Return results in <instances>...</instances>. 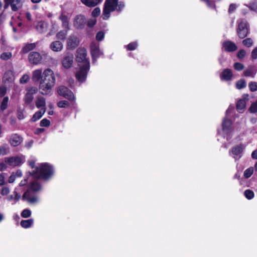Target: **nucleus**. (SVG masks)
<instances>
[{
	"label": "nucleus",
	"instance_id": "nucleus-19",
	"mask_svg": "<svg viewBox=\"0 0 257 257\" xmlns=\"http://www.w3.org/2000/svg\"><path fill=\"white\" fill-rule=\"evenodd\" d=\"M22 138L17 134L12 135L10 138V143L14 147H17L22 142Z\"/></svg>",
	"mask_w": 257,
	"mask_h": 257
},
{
	"label": "nucleus",
	"instance_id": "nucleus-52",
	"mask_svg": "<svg viewBox=\"0 0 257 257\" xmlns=\"http://www.w3.org/2000/svg\"><path fill=\"white\" fill-rule=\"evenodd\" d=\"M10 193V189L9 188L7 187H3L2 190H1V194L3 195V196H5V195H8L9 193Z\"/></svg>",
	"mask_w": 257,
	"mask_h": 257
},
{
	"label": "nucleus",
	"instance_id": "nucleus-11",
	"mask_svg": "<svg viewBox=\"0 0 257 257\" xmlns=\"http://www.w3.org/2000/svg\"><path fill=\"white\" fill-rule=\"evenodd\" d=\"M5 9H7L11 6L12 11L16 12L19 10L22 6L21 0H4Z\"/></svg>",
	"mask_w": 257,
	"mask_h": 257
},
{
	"label": "nucleus",
	"instance_id": "nucleus-29",
	"mask_svg": "<svg viewBox=\"0 0 257 257\" xmlns=\"http://www.w3.org/2000/svg\"><path fill=\"white\" fill-rule=\"evenodd\" d=\"M41 189V186L37 182H34L32 183L28 190H30L33 192H36L40 190Z\"/></svg>",
	"mask_w": 257,
	"mask_h": 257
},
{
	"label": "nucleus",
	"instance_id": "nucleus-37",
	"mask_svg": "<svg viewBox=\"0 0 257 257\" xmlns=\"http://www.w3.org/2000/svg\"><path fill=\"white\" fill-rule=\"evenodd\" d=\"M12 57V54L11 52H3L0 56V58L3 60H8L11 58Z\"/></svg>",
	"mask_w": 257,
	"mask_h": 257
},
{
	"label": "nucleus",
	"instance_id": "nucleus-32",
	"mask_svg": "<svg viewBox=\"0 0 257 257\" xmlns=\"http://www.w3.org/2000/svg\"><path fill=\"white\" fill-rule=\"evenodd\" d=\"M60 18L61 20L62 21L63 27L65 29L68 30L69 29V24H68V18L64 14H62L60 16Z\"/></svg>",
	"mask_w": 257,
	"mask_h": 257
},
{
	"label": "nucleus",
	"instance_id": "nucleus-20",
	"mask_svg": "<svg viewBox=\"0 0 257 257\" xmlns=\"http://www.w3.org/2000/svg\"><path fill=\"white\" fill-rule=\"evenodd\" d=\"M257 72V69L254 66L248 67L244 71V75L246 77H254Z\"/></svg>",
	"mask_w": 257,
	"mask_h": 257
},
{
	"label": "nucleus",
	"instance_id": "nucleus-21",
	"mask_svg": "<svg viewBox=\"0 0 257 257\" xmlns=\"http://www.w3.org/2000/svg\"><path fill=\"white\" fill-rule=\"evenodd\" d=\"M14 78L13 72L11 70H8L4 74L3 80L5 82H11L13 81Z\"/></svg>",
	"mask_w": 257,
	"mask_h": 257
},
{
	"label": "nucleus",
	"instance_id": "nucleus-9",
	"mask_svg": "<svg viewBox=\"0 0 257 257\" xmlns=\"http://www.w3.org/2000/svg\"><path fill=\"white\" fill-rule=\"evenodd\" d=\"M244 148V146L241 144L235 146L229 151V155L235 160H238L241 157Z\"/></svg>",
	"mask_w": 257,
	"mask_h": 257
},
{
	"label": "nucleus",
	"instance_id": "nucleus-2",
	"mask_svg": "<svg viewBox=\"0 0 257 257\" xmlns=\"http://www.w3.org/2000/svg\"><path fill=\"white\" fill-rule=\"evenodd\" d=\"M36 159H31L28 161V165L33 170L30 173L36 178L47 179L48 176V166L47 163H41L35 167Z\"/></svg>",
	"mask_w": 257,
	"mask_h": 257
},
{
	"label": "nucleus",
	"instance_id": "nucleus-1",
	"mask_svg": "<svg viewBox=\"0 0 257 257\" xmlns=\"http://www.w3.org/2000/svg\"><path fill=\"white\" fill-rule=\"evenodd\" d=\"M86 56L87 52L85 49L79 48L77 49L76 61L78 69L76 72L75 77L79 82H83L85 81L90 69L89 61Z\"/></svg>",
	"mask_w": 257,
	"mask_h": 257
},
{
	"label": "nucleus",
	"instance_id": "nucleus-33",
	"mask_svg": "<svg viewBox=\"0 0 257 257\" xmlns=\"http://www.w3.org/2000/svg\"><path fill=\"white\" fill-rule=\"evenodd\" d=\"M45 104V101L43 97L38 98L36 101V106L39 108H41L42 110H45L44 109Z\"/></svg>",
	"mask_w": 257,
	"mask_h": 257
},
{
	"label": "nucleus",
	"instance_id": "nucleus-50",
	"mask_svg": "<svg viewBox=\"0 0 257 257\" xmlns=\"http://www.w3.org/2000/svg\"><path fill=\"white\" fill-rule=\"evenodd\" d=\"M100 14V9L99 8H95L92 12V16L94 17L98 16Z\"/></svg>",
	"mask_w": 257,
	"mask_h": 257
},
{
	"label": "nucleus",
	"instance_id": "nucleus-3",
	"mask_svg": "<svg viewBox=\"0 0 257 257\" xmlns=\"http://www.w3.org/2000/svg\"><path fill=\"white\" fill-rule=\"evenodd\" d=\"M48 76V69L42 72L41 69H37L33 72L32 79L34 81H39V90L41 93L46 95L48 93V81L47 77Z\"/></svg>",
	"mask_w": 257,
	"mask_h": 257
},
{
	"label": "nucleus",
	"instance_id": "nucleus-51",
	"mask_svg": "<svg viewBox=\"0 0 257 257\" xmlns=\"http://www.w3.org/2000/svg\"><path fill=\"white\" fill-rule=\"evenodd\" d=\"M245 54V51L244 50L241 49L238 52L237 56L239 59H241L244 57Z\"/></svg>",
	"mask_w": 257,
	"mask_h": 257
},
{
	"label": "nucleus",
	"instance_id": "nucleus-42",
	"mask_svg": "<svg viewBox=\"0 0 257 257\" xmlns=\"http://www.w3.org/2000/svg\"><path fill=\"white\" fill-rule=\"evenodd\" d=\"M242 44L247 47H250L253 45V41L250 38H246L243 40Z\"/></svg>",
	"mask_w": 257,
	"mask_h": 257
},
{
	"label": "nucleus",
	"instance_id": "nucleus-28",
	"mask_svg": "<svg viewBox=\"0 0 257 257\" xmlns=\"http://www.w3.org/2000/svg\"><path fill=\"white\" fill-rule=\"evenodd\" d=\"M10 152V147L7 144L0 146V157L8 155Z\"/></svg>",
	"mask_w": 257,
	"mask_h": 257
},
{
	"label": "nucleus",
	"instance_id": "nucleus-63",
	"mask_svg": "<svg viewBox=\"0 0 257 257\" xmlns=\"http://www.w3.org/2000/svg\"><path fill=\"white\" fill-rule=\"evenodd\" d=\"M5 183V177L2 174H0V186H3Z\"/></svg>",
	"mask_w": 257,
	"mask_h": 257
},
{
	"label": "nucleus",
	"instance_id": "nucleus-41",
	"mask_svg": "<svg viewBox=\"0 0 257 257\" xmlns=\"http://www.w3.org/2000/svg\"><path fill=\"white\" fill-rule=\"evenodd\" d=\"M32 214L31 211L29 209H25L21 212V216L23 218H28L31 216Z\"/></svg>",
	"mask_w": 257,
	"mask_h": 257
},
{
	"label": "nucleus",
	"instance_id": "nucleus-8",
	"mask_svg": "<svg viewBox=\"0 0 257 257\" xmlns=\"http://www.w3.org/2000/svg\"><path fill=\"white\" fill-rule=\"evenodd\" d=\"M58 94L67 98L70 101H74L75 99V96L73 92L70 90L68 88L65 86H60L59 87L57 90Z\"/></svg>",
	"mask_w": 257,
	"mask_h": 257
},
{
	"label": "nucleus",
	"instance_id": "nucleus-18",
	"mask_svg": "<svg viewBox=\"0 0 257 257\" xmlns=\"http://www.w3.org/2000/svg\"><path fill=\"white\" fill-rule=\"evenodd\" d=\"M232 71L229 69H225L221 72L220 78L222 81H231L232 78Z\"/></svg>",
	"mask_w": 257,
	"mask_h": 257
},
{
	"label": "nucleus",
	"instance_id": "nucleus-25",
	"mask_svg": "<svg viewBox=\"0 0 257 257\" xmlns=\"http://www.w3.org/2000/svg\"><path fill=\"white\" fill-rule=\"evenodd\" d=\"M36 28L40 33H44L47 31V24L42 21L39 22L37 25Z\"/></svg>",
	"mask_w": 257,
	"mask_h": 257
},
{
	"label": "nucleus",
	"instance_id": "nucleus-4",
	"mask_svg": "<svg viewBox=\"0 0 257 257\" xmlns=\"http://www.w3.org/2000/svg\"><path fill=\"white\" fill-rule=\"evenodd\" d=\"M124 8V4L119 0H106L103 10L102 18L103 20L108 19L110 13L113 11L121 12Z\"/></svg>",
	"mask_w": 257,
	"mask_h": 257
},
{
	"label": "nucleus",
	"instance_id": "nucleus-26",
	"mask_svg": "<svg viewBox=\"0 0 257 257\" xmlns=\"http://www.w3.org/2000/svg\"><path fill=\"white\" fill-rule=\"evenodd\" d=\"M34 223V219L33 218L27 220H22L20 224L21 226L24 228H28L31 227Z\"/></svg>",
	"mask_w": 257,
	"mask_h": 257
},
{
	"label": "nucleus",
	"instance_id": "nucleus-61",
	"mask_svg": "<svg viewBox=\"0 0 257 257\" xmlns=\"http://www.w3.org/2000/svg\"><path fill=\"white\" fill-rule=\"evenodd\" d=\"M13 194L14 195V200H15V202L19 200L21 198V195L18 193L16 191H14Z\"/></svg>",
	"mask_w": 257,
	"mask_h": 257
},
{
	"label": "nucleus",
	"instance_id": "nucleus-30",
	"mask_svg": "<svg viewBox=\"0 0 257 257\" xmlns=\"http://www.w3.org/2000/svg\"><path fill=\"white\" fill-rule=\"evenodd\" d=\"M245 101L243 99L239 100L236 103V108L239 112H242L245 107Z\"/></svg>",
	"mask_w": 257,
	"mask_h": 257
},
{
	"label": "nucleus",
	"instance_id": "nucleus-58",
	"mask_svg": "<svg viewBox=\"0 0 257 257\" xmlns=\"http://www.w3.org/2000/svg\"><path fill=\"white\" fill-rule=\"evenodd\" d=\"M49 75L51 76V78L52 80V85L53 86L55 82V75H54V73L50 70L49 69Z\"/></svg>",
	"mask_w": 257,
	"mask_h": 257
},
{
	"label": "nucleus",
	"instance_id": "nucleus-17",
	"mask_svg": "<svg viewBox=\"0 0 257 257\" xmlns=\"http://www.w3.org/2000/svg\"><path fill=\"white\" fill-rule=\"evenodd\" d=\"M222 48L227 52H233L237 49L235 44L230 41H226L223 42Z\"/></svg>",
	"mask_w": 257,
	"mask_h": 257
},
{
	"label": "nucleus",
	"instance_id": "nucleus-24",
	"mask_svg": "<svg viewBox=\"0 0 257 257\" xmlns=\"http://www.w3.org/2000/svg\"><path fill=\"white\" fill-rule=\"evenodd\" d=\"M36 47V43H27L23 46L22 52L23 53H27L31 50L34 49Z\"/></svg>",
	"mask_w": 257,
	"mask_h": 257
},
{
	"label": "nucleus",
	"instance_id": "nucleus-62",
	"mask_svg": "<svg viewBox=\"0 0 257 257\" xmlns=\"http://www.w3.org/2000/svg\"><path fill=\"white\" fill-rule=\"evenodd\" d=\"M55 173V170L53 166L49 165V178L52 176Z\"/></svg>",
	"mask_w": 257,
	"mask_h": 257
},
{
	"label": "nucleus",
	"instance_id": "nucleus-5",
	"mask_svg": "<svg viewBox=\"0 0 257 257\" xmlns=\"http://www.w3.org/2000/svg\"><path fill=\"white\" fill-rule=\"evenodd\" d=\"M232 122L230 119L224 118L222 123V135L229 141L232 136Z\"/></svg>",
	"mask_w": 257,
	"mask_h": 257
},
{
	"label": "nucleus",
	"instance_id": "nucleus-53",
	"mask_svg": "<svg viewBox=\"0 0 257 257\" xmlns=\"http://www.w3.org/2000/svg\"><path fill=\"white\" fill-rule=\"evenodd\" d=\"M249 8L250 10L257 12V2H253L250 4Z\"/></svg>",
	"mask_w": 257,
	"mask_h": 257
},
{
	"label": "nucleus",
	"instance_id": "nucleus-46",
	"mask_svg": "<svg viewBox=\"0 0 257 257\" xmlns=\"http://www.w3.org/2000/svg\"><path fill=\"white\" fill-rule=\"evenodd\" d=\"M57 105L59 107L65 108L68 106L69 103L68 101L66 100L60 101L59 102H58Z\"/></svg>",
	"mask_w": 257,
	"mask_h": 257
},
{
	"label": "nucleus",
	"instance_id": "nucleus-27",
	"mask_svg": "<svg viewBox=\"0 0 257 257\" xmlns=\"http://www.w3.org/2000/svg\"><path fill=\"white\" fill-rule=\"evenodd\" d=\"M35 92L36 90L32 89L31 90H29V91L26 93L24 98L26 103L30 104L32 101L33 99V94Z\"/></svg>",
	"mask_w": 257,
	"mask_h": 257
},
{
	"label": "nucleus",
	"instance_id": "nucleus-57",
	"mask_svg": "<svg viewBox=\"0 0 257 257\" xmlns=\"http://www.w3.org/2000/svg\"><path fill=\"white\" fill-rule=\"evenodd\" d=\"M40 125L45 127L48 126V120L46 118L43 119L40 122Z\"/></svg>",
	"mask_w": 257,
	"mask_h": 257
},
{
	"label": "nucleus",
	"instance_id": "nucleus-59",
	"mask_svg": "<svg viewBox=\"0 0 257 257\" xmlns=\"http://www.w3.org/2000/svg\"><path fill=\"white\" fill-rule=\"evenodd\" d=\"M45 131V130L43 128H38L35 131L34 133L36 135H40L44 133Z\"/></svg>",
	"mask_w": 257,
	"mask_h": 257
},
{
	"label": "nucleus",
	"instance_id": "nucleus-47",
	"mask_svg": "<svg viewBox=\"0 0 257 257\" xmlns=\"http://www.w3.org/2000/svg\"><path fill=\"white\" fill-rule=\"evenodd\" d=\"M104 37V33L102 31L98 32L96 35V39L98 41H102Z\"/></svg>",
	"mask_w": 257,
	"mask_h": 257
},
{
	"label": "nucleus",
	"instance_id": "nucleus-36",
	"mask_svg": "<svg viewBox=\"0 0 257 257\" xmlns=\"http://www.w3.org/2000/svg\"><path fill=\"white\" fill-rule=\"evenodd\" d=\"M246 86V81L244 79H240L236 83V87L238 89H241Z\"/></svg>",
	"mask_w": 257,
	"mask_h": 257
},
{
	"label": "nucleus",
	"instance_id": "nucleus-14",
	"mask_svg": "<svg viewBox=\"0 0 257 257\" xmlns=\"http://www.w3.org/2000/svg\"><path fill=\"white\" fill-rule=\"evenodd\" d=\"M80 41L77 36L70 35L67 39V47L69 49H74L79 44Z\"/></svg>",
	"mask_w": 257,
	"mask_h": 257
},
{
	"label": "nucleus",
	"instance_id": "nucleus-31",
	"mask_svg": "<svg viewBox=\"0 0 257 257\" xmlns=\"http://www.w3.org/2000/svg\"><path fill=\"white\" fill-rule=\"evenodd\" d=\"M45 110H40L37 111L33 116L31 118L32 121L35 122L39 119L44 114Z\"/></svg>",
	"mask_w": 257,
	"mask_h": 257
},
{
	"label": "nucleus",
	"instance_id": "nucleus-15",
	"mask_svg": "<svg viewBox=\"0 0 257 257\" xmlns=\"http://www.w3.org/2000/svg\"><path fill=\"white\" fill-rule=\"evenodd\" d=\"M62 63L65 68H70L73 63V55L71 53H67L64 57Z\"/></svg>",
	"mask_w": 257,
	"mask_h": 257
},
{
	"label": "nucleus",
	"instance_id": "nucleus-45",
	"mask_svg": "<svg viewBox=\"0 0 257 257\" xmlns=\"http://www.w3.org/2000/svg\"><path fill=\"white\" fill-rule=\"evenodd\" d=\"M30 79V77L28 74H25L20 78V82L21 84L26 83Z\"/></svg>",
	"mask_w": 257,
	"mask_h": 257
},
{
	"label": "nucleus",
	"instance_id": "nucleus-7",
	"mask_svg": "<svg viewBox=\"0 0 257 257\" xmlns=\"http://www.w3.org/2000/svg\"><path fill=\"white\" fill-rule=\"evenodd\" d=\"M237 32L240 38L245 37L248 33V27L246 22L243 20H240L238 21V28Z\"/></svg>",
	"mask_w": 257,
	"mask_h": 257
},
{
	"label": "nucleus",
	"instance_id": "nucleus-43",
	"mask_svg": "<svg viewBox=\"0 0 257 257\" xmlns=\"http://www.w3.org/2000/svg\"><path fill=\"white\" fill-rule=\"evenodd\" d=\"M204 2L209 8L214 9L215 8V5L214 2L210 0H201Z\"/></svg>",
	"mask_w": 257,
	"mask_h": 257
},
{
	"label": "nucleus",
	"instance_id": "nucleus-34",
	"mask_svg": "<svg viewBox=\"0 0 257 257\" xmlns=\"http://www.w3.org/2000/svg\"><path fill=\"white\" fill-rule=\"evenodd\" d=\"M138 46V43L137 42H133L129 43L128 45L124 46V48L126 49L127 51H133L136 50Z\"/></svg>",
	"mask_w": 257,
	"mask_h": 257
},
{
	"label": "nucleus",
	"instance_id": "nucleus-16",
	"mask_svg": "<svg viewBox=\"0 0 257 257\" xmlns=\"http://www.w3.org/2000/svg\"><path fill=\"white\" fill-rule=\"evenodd\" d=\"M86 24V19L83 16L79 15L75 17L73 25L77 29L83 28Z\"/></svg>",
	"mask_w": 257,
	"mask_h": 257
},
{
	"label": "nucleus",
	"instance_id": "nucleus-13",
	"mask_svg": "<svg viewBox=\"0 0 257 257\" xmlns=\"http://www.w3.org/2000/svg\"><path fill=\"white\" fill-rule=\"evenodd\" d=\"M34 192L28 190L23 195V199L28 201L30 204H35L38 202V197L34 194Z\"/></svg>",
	"mask_w": 257,
	"mask_h": 257
},
{
	"label": "nucleus",
	"instance_id": "nucleus-10",
	"mask_svg": "<svg viewBox=\"0 0 257 257\" xmlns=\"http://www.w3.org/2000/svg\"><path fill=\"white\" fill-rule=\"evenodd\" d=\"M5 162L9 166L16 167L23 163L24 158L19 156L6 157L5 158Z\"/></svg>",
	"mask_w": 257,
	"mask_h": 257
},
{
	"label": "nucleus",
	"instance_id": "nucleus-55",
	"mask_svg": "<svg viewBox=\"0 0 257 257\" xmlns=\"http://www.w3.org/2000/svg\"><path fill=\"white\" fill-rule=\"evenodd\" d=\"M96 24V20L95 19H90L87 22V25L89 27H92Z\"/></svg>",
	"mask_w": 257,
	"mask_h": 257
},
{
	"label": "nucleus",
	"instance_id": "nucleus-60",
	"mask_svg": "<svg viewBox=\"0 0 257 257\" xmlns=\"http://www.w3.org/2000/svg\"><path fill=\"white\" fill-rule=\"evenodd\" d=\"M16 175H14V173H13L9 178L8 182L10 183H13L16 180Z\"/></svg>",
	"mask_w": 257,
	"mask_h": 257
},
{
	"label": "nucleus",
	"instance_id": "nucleus-35",
	"mask_svg": "<svg viewBox=\"0 0 257 257\" xmlns=\"http://www.w3.org/2000/svg\"><path fill=\"white\" fill-rule=\"evenodd\" d=\"M68 30L65 29L60 31L57 34V38L58 39L64 40H65L66 35L67 34V31Z\"/></svg>",
	"mask_w": 257,
	"mask_h": 257
},
{
	"label": "nucleus",
	"instance_id": "nucleus-6",
	"mask_svg": "<svg viewBox=\"0 0 257 257\" xmlns=\"http://www.w3.org/2000/svg\"><path fill=\"white\" fill-rule=\"evenodd\" d=\"M47 53L42 52V54L33 51L31 52L28 56L29 62L33 64L38 65L43 62L44 60L46 59Z\"/></svg>",
	"mask_w": 257,
	"mask_h": 257
},
{
	"label": "nucleus",
	"instance_id": "nucleus-54",
	"mask_svg": "<svg viewBox=\"0 0 257 257\" xmlns=\"http://www.w3.org/2000/svg\"><path fill=\"white\" fill-rule=\"evenodd\" d=\"M237 6L236 4H231L229 5V9H228V12L229 13H233L235 10L236 9Z\"/></svg>",
	"mask_w": 257,
	"mask_h": 257
},
{
	"label": "nucleus",
	"instance_id": "nucleus-40",
	"mask_svg": "<svg viewBox=\"0 0 257 257\" xmlns=\"http://www.w3.org/2000/svg\"><path fill=\"white\" fill-rule=\"evenodd\" d=\"M253 172V169L252 167L249 168L244 172L243 175L246 178L250 177Z\"/></svg>",
	"mask_w": 257,
	"mask_h": 257
},
{
	"label": "nucleus",
	"instance_id": "nucleus-48",
	"mask_svg": "<svg viewBox=\"0 0 257 257\" xmlns=\"http://www.w3.org/2000/svg\"><path fill=\"white\" fill-rule=\"evenodd\" d=\"M249 111L251 113H255L257 112V101L251 104L249 108Z\"/></svg>",
	"mask_w": 257,
	"mask_h": 257
},
{
	"label": "nucleus",
	"instance_id": "nucleus-38",
	"mask_svg": "<svg viewBox=\"0 0 257 257\" xmlns=\"http://www.w3.org/2000/svg\"><path fill=\"white\" fill-rule=\"evenodd\" d=\"M244 195L245 197L248 200L252 199L254 196L253 192L249 189L244 191Z\"/></svg>",
	"mask_w": 257,
	"mask_h": 257
},
{
	"label": "nucleus",
	"instance_id": "nucleus-23",
	"mask_svg": "<svg viewBox=\"0 0 257 257\" xmlns=\"http://www.w3.org/2000/svg\"><path fill=\"white\" fill-rule=\"evenodd\" d=\"M51 48L54 51H60L63 49V44L60 41H56L51 44Z\"/></svg>",
	"mask_w": 257,
	"mask_h": 257
},
{
	"label": "nucleus",
	"instance_id": "nucleus-12",
	"mask_svg": "<svg viewBox=\"0 0 257 257\" xmlns=\"http://www.w3.org/2000/svg\"><path fill=\"white\" fill-rule=\"evenodd\" d=\"M90 50L93 61L94 62L96 61L98 58L102 55V52L100 51L98 44L95 42H92L91 44Z\"/></svg>",
	"mask_w": 257,
	"mask_h": 257
},
{
	"label": "nucleus",
	"instance_id": "nucleus-56",
	"mask_svg": "<svg viewBox=\"0 0 257 257\" xmlns=\"http://www.w3.org/2000/svg\"><path fill=\"white\" fill-rule=\"evenodd\" d=\"M251 58L253 59H257V47L253 49L251 53Z\"/></svg>",
	"mask_w": 257,
	"mask_h": 257
},
{
	"label": "nucleus",
	"instance_id": "nucleus-39",
	"mask_svg": "<svg viewBox=\"0 0 257 257\" xmlns=\"http://www.w3.org/2000/svg\"><path fill=\"white\" fill-rule=\"evenodd\" d=\"M9 101L8 97H5L2 102L1 105V109L3 111L6 109L7 107L8 103Z\"/></svg>",
	"mask_w": 257,
	"mask_h": 257
},
{
	"label": "nucleus",
	"instance_id": "nucleus-64",
	"mask_svg": "<svg viewBox=\"0 0 257 257\" xmlns=\"http://www.w3.org/2000/svg\"><path fill=\"white\" fill-rule=\"evenodd\" d=\"M14 175H16V178L21 177L22 176V172L20 170H18L14 173Z\"/></svg>",
	"mask_w": 257,
	"mask_h": 257
},
{
	"label": "nucleus",
	"instance_id": "nucleus-49",
	"mask_svg": "<svg viewBox=\"0 0 257 257\" xmlns=\"http://www.w3.org/2000/svg\"><path fill=\"white\" fill-rule=\"evenodd\" d=\"M234 68L237 71H241L243 69L244 66L240 63L236 62L234 64Z\"/></svg>",
	"mask_w": 257,
	"mask_h": 257
},
{
	"label": "nucleus",
	"instance_id": "nucleus-44",
	"mask_svg": "<svg viewBox=\"0 0 257 257\" xmlns=\"http://www.w3.org/2000/svg\"><path fill=\"white\" fill-rule=\"evenodd\" d=\"M248 87L251 91H257V83L255 82H251L248 84Z\"/></svg>",
	"mask_w": 257,
	"mask_h": 257
},
{
	"label": "nucleus",
	"instance_id": "nucleus-22",
	"mask_svg": "<svg viewBox=\"0 0 257 257\" xmlns=\"http://www.w3.org/2000/svg\"><path fill=\"white\" fill-rule=\"evenodd\" d=\"M81 2L89 7H94L101 3L102 0H81Z\"/></svg>",
	"mask_w": 257,
	"mask_h": 257
}]
</instances>
